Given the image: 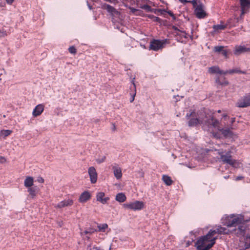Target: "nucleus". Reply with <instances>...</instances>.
<instances>
[{
  "mask_svg": "<svg viewBox=\"0 0 250 250\" xmlns=\"http://www.w3.org/2000/svg\"><path fill=\"white\" fill-rule=\"evenodd\" d=\"M230 151H228L225 154H224V152L221 150H217V153L219 154V155L220 156V159L224 163L229 164V161L232 159L231 158V155L230 154Z\"/></svg>",
  "mask_w": 250,
  "mask_h": 250,
  "instance_id": "0eeeda50",
  "label": "nucleus"
},
{
  "mask_svg": "<svg viewBox=\"0 0 250 250\" xmlns=\"http://www.w3.org/2000/svg\"><path fill=\"white\" fill-rule=\"evenodd\" d=\"M91 194L88 191H84L80 195L79 201L80 203H85L90 199Z\"/></svg>",
  "mask_w": 250,
  "mask_h": 250,
  "instance_id": "dca6fc26",
  "label": "nucleus"
},
{
  "mask_svg": "<svg viewBox=\"0 0 250 250\" xmlns=\"http://www.w3.org/2000/svg\"><path fill=\"white\" fill-rule=\"evenodd\" d=\"M12 132V131L10 130H2L0 132V136L5 138L9 136Z\"/></svg>",
  "mask_w": 250,
  "mask_h": 250,
  "instance_id": "a878e982",
  "label": "nucleus"
},
{
  "mask_svg": "<svg viewBox=\"0 0 250 250\" xmlns=\"http://www.w3.org/2000/svg\"><path fill=\"white\" fill-rule=\"evenodd\" d=\"M216 83L221 85H227L229 84V82L226 80L225 78L223 79V81H221L219 78L216 79Z\"/></svg>",
  "mask_w": 250,
  "mask_h": 250,
  "instance_id": "cd10ccee",
  "label": "nucleus"
},
{
  "mask_svg": "<svg viewBox=\"0 0 250 250\" xmlns=\"http://www.w3.org/2000/svg\"><path fill=\"white\" fill-rule=\"evenodd\" d=\"M173 28L175 30H176V29H177V28H176V27H175V26H173Z\"/></svg>",
  "mask_w": 250,
  "mask_h": 250,
  "instance_id": "e2e57ef3",
  "label": "nucleus"
},
{
  "mask_svg": "<svg viewBox=\"0 0 250 250\" xmlns=\"http://www.w3.org/2000/svg\"><path fill=\"white\" fill-rule=\"evenodd\" d=\"M34 179L32 177H26L24 181V186L27 188L34 186Z\"/></svg>",
  "mask_w": 250,
  "mask_h": 250,
  "instance_id": "4be33fe9",
  "label": "nucleus"
},
{
  "mask_svg": "<svg viewBox=\"0 0 250 250\" xmlns=\"http://www.w3.org/2000/svg\"><path fill=\"white\" fill-rule=\"evenodd\" d=\"M109 250H111V247L109 248Z\"/></svg>",
  "mask_w": 250,
  "mask_h": 250,
  "instance_id": "0e129e2a",
  "label": "nucleus"
},
{
  "mask_svg": "<svg viewBox=\"0 0 250 250\" xmlns=\"http://www.w3.org/2000/svg\"><path fill=\"white\" fill-rule=\"evenodd\" d=\"M224 48V46H216L213 48V51L218 53H221Z\"/></svg>",
  "mask_w": 250,
  "mask_h": 250,
  "instance_id": "7c9ffc66",
  "label": "nucleus"
},
{
  "mask_svg": "<svg viewBox=\"0 0 250 250\" xmlns=\"http://www.w3.org/2000/svg\"><path fill=\"white\" fill-rule=\"evenodd\" d=\"M7 3L9 4H11L13 2L14 0H6Z\"/></svg>",
  "mask_w": 250,
  "mask_h": 250,
  "instance_id": "49530a36",
  "label": "nucleus"
},
{
  "mask_svg": "<svg viewBox=\"0 0 250 250\" xmlns=\"http://www.w3.org/2000/svg\"><path fill=\"white\" fill-rule=\"evenodd\" d=\"M165 12H167V13L168 14V15H169V16H170L171 17L172 16H173V14H174L173 13V12H172V11H166V10H165Z\"/></svg>",
  "mask_w": 250,
  "mask_h": 250,
  "instance_id": "c03bdc74",
  "label": "nucleus"
},
{
  "mask_svg": "<svg viewBox=\"0 0 250 250\" xmlns=\"http://www.w3.org/2000/svg\"><path fill=\"white\" fill-rule=\"evenodd\" d=\"M123 207L133 210H141L144 208V204L142 201H136L134 202L124 204Z\"/></svg>",
  "mask_w": 250,
  "mask_h": 250,
  "instance_id": "39448f33",
  "label": "nucleus"
},
{
  "mask_svg": "<svg viewBox=\"0 0 250 250\" xmlns=\"http://www.w3.org/2000/svg\"><path fill=\"white\" fill-rule=\"evenodd\" d=\"M27 191L32 198H34L39 191V188L37 186H34L27 188Z\"/></svg>",
  "mask_w": 250,
  "mask_h": 250,
  "instance_id": "a211bd4d",
  "label": "nucleus"
},
{
  "mask_svg": "<svg viewBox=\"0 0 250 250\" xmlns=\"http://www.w3.org/2000/svg\"><path fill=\"white\" fill-rule=\"evenodd\" d=\"M233 217L231 218L230 223L229 224V227H236L239 225L238 228L237 232L236 233L238 235H243L246 229L244 225L241 224L244 221L243 216L240 214H232Z\"/></svg>",
  "mask_w": 250,
  "mask_h": 250,
  "instance_id": "20e7f679",
  "label": "nucleus"
},
{
  "mask_svg": "<svg viewBox=\"0 0 250 250\" xmlns=\"http://www.w3.org/2000/svg\"><path fill=\"white\" fill-rule=\"evenodd\" d=\"M37 181L39 183H43L44 182V179L41 177H39L37 179Z\"/></svg>",
  "mask_w": 250,
  "mask_h": 250,
  "instance_id": "ea45409f",
  "label": "nucleus"
},
{
  "mask_svg": "<svg viewBox=\"0 0 250 250\" xmlns=\"http://www.w3.org/2000/svg\"><path fill=\"white\" fill-rule=\"evenodd\" d=\"M195 113L194 112H192L191 113L188 114L187 113L186 115V117L188 119L190 117H192L189 121H188V125L190 126H195L198 124H202L203 125V126L204 129H210V125L209 124H208V120L210 119L211 117H213L212 115H210L208 117L206 115L204 118L201 117L194 118Z\"/></svg>",
  "mask_w": 250,
  "mask_h": 250,
  "instance_id": "f03ea898",
  "label": "nucleus"
},
{
  "mask_svg": "<svg viewBox=\"0 0 250 250\" xmlns=\"http://www.w3.org/2000/svg\"><path fill=\"white\" fill-rule=\"evenodd\" d=\"M112 169L115 178L118 180L120 179L122 177V172L121 168L117 164H114L112 166Z\"/></svg>",
  "mask_w": 250,
  "mask_h": 250,
  "instance_id": "9b49d317",
  "label": "nucleus"
},
{
  "mask_svg": "<svg viewBox=\"0 0 250 250\" xmlns=\"http://www.w3.org/2000/svg\"><path fill=\"white\" fill-rule=\"evenodd\" d=\"M164 42L160 40H154L150 42L149 48L154 51H157L163 47Z\"/></svg>",
  "mask_w": 250,
  "mask_h": 250,
  "instance_id": "1a4fd4ad",
  "label": "nucleus"
},
{
  "mask_svg": "<svg viewBox=\"0 0 250 250\" xmlns=\"http://www.w3.org/2000/svg\"><path fill=\"white\" fill-rule=\"evenodd\" d=\"M106 159L105 156H102L96 159V161L98 164H101L105 161Z\"/></svg>",
  "mask_w": 250,
  "mask_h": 250,
  "instance_id": "f704fd0d",
  "label": "nucleus"
},
{
  "mask_svg": "<svg viewBox=\"0 0 250 250\" xmlns=\"http://www.w3.org/2000/svg\"><path fill=\"white\" fill-rule=\"evenodd\" d=\"M171 17H172V18L173 21H175L176 20V17L174 15V14H173V16H172Z\"/></svg>",
  "mask_w": 250,
  "mask_h": 250,
  "instance_id": "3c124183",
  "label": "nucleus"
},
{
  "mask_svg": "<svg viewBox=\"0 0 250 250\" xmlns=\"http://www.w3.org/2000/svg\"><path fill=\"white\" fill-rule=\"evenodd\" d=\"M208 124H209L210 129L214 128L217 129L222 133L224 137L228 138L231 137L232 136L233 133L231 130L232 128H222L219 126V122L217 120L214 119L213 117H211L210 119H209L208 120Z\"/></svg>",
  "mask_w": 250,
  "mask_h": 250,
  "instance_id": "7ed1b4c3",
  "label": "nucleus"
},
{
  "mask_svg": "<svg viewBox=\"0 0 250 250\" xmlns=\"http://www.w3.org/2000/svg\"><path fill=\"white\" fill-rule=\"evenodd\" d=\"M239 107H246L250 106V94H247L240 99L237 103Z\"/></svg>",
  "mask_w": 250,
  "mask_h": 250,
  "instance_id": "423d86ee",
  "label": "nucleus"
},
{
  "mask_svg": "<svg viewBox=\"0 0 250 250\" xmlns=\"http://www.w3.org/2000/svg\"><path fill=\"white\" fill-rule=\"evenodd\" d=\"M147 17L148 18L154 21H156L159 23H161V21H162L161 19L158 17H156L153 15H148L147 16Z\"/></svg>",
  "mask_w": 250,
  "mask_h": 250,
  "instance_id": "c756f323",
  "label": "nucleus"
},
{
  "mask_svg": "<svg viewBox=\"0 0 250 250\" xmlns=\"http://www.w3.org/2000/svg\"><path fill=\"white\" fill-rule=\"evenodd\" d=\"M140 8L145 10L147 12H151L152 11L151 7L147 4H144L140 6Z\"/></svg>",
  "mask_w": 250,
  "mask_h": 250,
  "instance_id": "72a5a7b5",
  "label": "nucleus"
},
{
  "mask_svg": "<svg viewBox=\"0 0 250 250\" xmlns=\"http://www.w3.org/2000/svg\"><path fill=\"white\" fill-rule=\"evenodd\" d=\"M228 164L231 165V166L234 167H239L240 165V163L238 162L237 161L233 160L232 159L230 160L229 163Z\"/></svg>",
  "mask_w": 250,
  "mask_h": 250,
  "instance_id": "c85d7f7f",
  "label": "nucleus"
},
{
  "mask_svg": "<svg viewBox=\"0 0 250 250\" xmlns=\"http://www.w3.org/2000/svg\"><path fill=\"white\" fill-rule=\"evenodd\" d=\"M88 7L90 9H92V7L90 5H89V4H88Z\"/></svg>",
  "mask_w": 250,
  "mask_h": 250,
  "instance_id": "bf43d9fd",
  "label": "nucleus"
},
{
  "mask_svg": "<svg viewBox=\"0 0 250 250\" xmlns=\"http://www.w3.org/2000/svg\"><path fill=\"white\" fill-rule=\"evenodd\" d=\"M93 249L94 250H104L98 247L94 248Z\"/></svg>",
  "mask_w": 250,
  "mask_h": 250,
  "instance_id": "603ef678",
  "label": "nucleus"
},
{
  "mask_svg": "<svg viewBox=\"0 0 250 250\" xmlns=\"http://www.w3.org/2000/svg\"><path fill=\"white\" fill-rule=\"evenodd\" d=\"M44 105L43 104H39L35 106L32 112V115L34 117L40 116L43 111Z\"/></svg>",
  "mask_w": 250,
  "mask_h": 250,
  "instance_id": "4468645a",
  "label": "nucleus"
},
{
  "mask_svg": "<svg viewBox=\"0 0 250 250\" xmlns=\"http://www.w3.org/2000/svg\"><path fill=\"white\" fill-rule=\"evenodd\" d=\"M130 11L133 13H135L137 11H138V10L134 8H133V7H130Z\"/></svg>",
  "mask_w": 250,
  "mask_h": 250,
  "instance_id": "37998d69",
  "label": "nucleus"
},
{
  "mask_svg": "<svg viewBox=\"0 0 250 250\" xmlns=\"http://www.w3.org/2000/svg\"><path fill=\"white\" fill-rule=\"evenodd\" d=\"M224 178H225V179H227V178H229V176H225V177H224Z\"/></svg>",
  "mask_w": 250,
  "mask_h": 250,
  "instance_id": "052dcab7",
  "label": "nucleus"
},
{
  "mask_svg": "<svg viewBox=\"0 0 250 250\" xmlns=\"http://www.w3.org/2000/svg\"><path fill=\"white\" fill-rule=\"evenodd\" d=\"M108 228V225L107 224H100L98 226V229L97 231H102L104 232L105 229Z\"/></svg>",
  "mask_w": 250,
  "mask_h": 250,
  "instance_id": "bb28decb",
  "label": "nucleus"
},
{
  "mask_svg": "<svg viewBox=\"0 0 250 250\" xmlns=\"http://www.w3.org/2000/svg\"><path fill=\"white\" fill-rule=\"evenodd\" d=\"M250 51V48L246 47L244 45H236L234 47L233 53L236 56H238L242 53Z\"/></svg>",
  "mask_w": 250,
  "mask_h": 250,
  "instance_id": "9d476101",
  "label": "nucleus"
},
{
  "mask_svg": "<svg viewBox=\"0 0 250 250\" xmlns=\"http://www.w3.org/2000/svg\"><path fill=\"white\" fill-rule=\"evenodd\" d=\"M74 201L72 199H66L59 202L55 206L56 208H62L66 207L71 206L73 204Z\"/></svg>",
  "mask_w": 250,
  "mask_h": 250,
  "instance_id": "ddd939ff",
  "label": "nucleus"
},
{
  "mask_svg": "<svg viewBox=\"0 0 250 250\" xmlns=\"http://www.w3.org/2000/svg\"><path fill=\"white\" fill-rule=\"evenodd\" d=\"M196 16L198 18H203L206 16V13L201 6H198L195 10Z\"/></svg>",
  "mask_w": 250,
  "mask_h": 250,
  "instance_id": "aec40b11",
  "label": "nucleus"
},
{
  "mask_svg": "<svg viewBox=\"0 0 250 250\" xmlns=\"http://www.w3.org/2000/svg\"><path fill=\"white\" fill-rule=\"evenodd\" d=\"M162 180L165 184L167 186H170L172 183V181L171 178L167 175H163L162 177Z\"/></svg>",
  "mask_w": 250,
  "mask_h": 250,
  "instance_id": "393cba45",
  "label": "nucleus"
},
{
  "mask_svg": "<svg viewBox=\"0 0 250 250\" xmlns=\"http://www.w3.org/2000/svg\"><path fill=\"white\" fill-rule=\"evenodd\" d=\"M179 1L182 3H187L188 1L187 0H179Z\"/></svg>",
  "mask_w": 250,
  "mask_h": 250,
  "instance_id": "8fccbe9b",
  "label": "nucleus"
},
{
  "mask_svg": "<svg viewBox=\"0 0 250 250\" xmlns=\"http://www.w3.org/2000/svg\"><path fill=\"white\" fill-rule=\"evenodd\" d=\"M235 121V118H233L231 119V124H232Z\"/></svg>",
  "mask_w": 250,
  "mask_h": 250,
  "instance_id": "5fc2aeb1",
  "label": "nucleus"
},
{
  "mask_svg": "<svg viewBox=\"0 0 250 250\" xmlns=\"http://www.w3.org/2000/svg\"><path fill=\"white\" fill-rule=\"evenodd\" d=\"M232 217H233L232 214L229 215H225L221 219V223L229 227V224L230 223Z\"/></svg>",
  "mask_w": 250,
  "mask_h": 250,
  "instance_id": "6ab92c4d",
  "label": "nucleus"
},
{
  "mask_svg": "<svg viewBox=\"0 0 250 250\" xmlns=\"http://www.w3.org/2000/svg\"><path fill=\"white\" fill-rule=\"evenodd\" d=\"M208 72L211 74H224V71H222L220 69L219 67L217 66H213L208 68Z\"/></svg>",
  "mask_w": 250,
  "mask_h": 250,
  "instance_id": "412c9836",
  "label": "nucleus"
},
{
  "mask_svg": "<svg viewBox=\"0 0 250 250\" xmlns=\"http://www.w3.org/2000/svg\"><path fill=\"white\" fill-rule=\"evenodd\" d=\"M97 231V230L96 229L92 228H90L87 229L86 230H84L83 231V233L85 234H92L93 233H94V232Z\"/></svg>",
  "mask_w": 250,
  "mask_h": 250,
  "instance_id": "473e14b6",
  "label": "nucleus"
},
{
  "mask_svg": "<svg viewBox=\"0 0 250 250\" xmlns=\"http://www.w3.org/2000/svg\"><path fill=\"white\" fill-rule=\"evenodd\" d=\"M88 173L90 177V180L92 184H95L97 181L98 174L96 169L93 167H90L88 169Z\"/></svg>",
  "mask_w": 250,
  "mask_h": 250,
  "instance_id": "6e6552de",
  "label": "nucleus"
},
{
  "mask_svg": "<svg viewBox=\"0 0 250 250\" xmlns=\"http://www.w3.org/2000/svg\"><path fill=\"white\" fill-rule=\"evenodd\" d=\"M106 9L109 12H113L115 9L113 8V7L109 5H106Z\"/></svg>",
  "mask_w": 250,
  "mask_h": 250,
  "instance_id": "4c0bfd02",
  "label": "nucleus"
},
{
  "mask_svg": "<svg viewBox=\"0 0 250 250\" xmlns=\"http://www.w3.org/2000/svg\"><path fill=\"white\" fill-rule=\"evenodd\" d=\"M213 136H214L215 137H216V138H217V137H218V136H217V134H216V133H213Z\"/></svg>",
  "mask_w": 250,
  "mask_h": 250,
  "instance_id": "4d7b16f0",
  "label": "nucleus"
},
{
  "mask_svg": "<svg viewBox=\"0 0 250 250\" xmlns=\"http://www.w3.org/2000/svg\"><path fill=\"white\" fill-rule=\"evenodd\" d=\"M209 231H211V234L213 236H215V234H228L229 232V230L227 228L222 227L221 226H218L217 228L216 229H210Z\"/></svg>",
  "mask_w": 250,
  "mask_h": 250,
  "instance_id": "f8f14e48",
  "label": "nucleus"
},
{
  "mask_svg": "<svg viewBox=\"0 0 250 250\" xmlns=\"http://www.w3.org/2000/svg\"><path fill=\"white\" fill-rule=\"evenodd\" d=\"M241 6L242 13L241 14H244L247 9L249 7L250 5V1L249 0H240Z\"/></svg>",
  "mask_w": 250,
  "mask_h": 250,
  "instance_id": "f3484780",
  "label": "nucleus"
},
{
  "mask_svg": "<svg viewBox=\"0 0 250 250\" xmlns=\"http://www.w3.org/2000/svg\"><path fill=\"white\" fill-rule=\"evenodd\" d=\"M226 28V25H224L222 24H219L217 25H214L213 26V29L214 32H218L219 31L223 30Z\"/></svg>",
  "mask_w": 250,
  "mask_h": 250,
  "instance_id": "b1692460",
  "label": "nucleus"
},
{
  "mask_svg": "<svg viewBox=\"0 0 250 250\" xmlns=\"http://www.w3.org/2000/svg\"><path fill=\"white\" fill-rule=\"evenodd\" d=\"M243 178V177L242 176H237L235 178V180L236 181H239V180H242Z\"/></svg>",
  "mask_w": 250,
  "mask_h": 250,
  "instance_id": "a18cd8bd",
  "label": "nucleus"
},
{
  "mask_svg": "<svg viewBox=\"0 0 250 250\" xmlns=\"http://www.w3.org/2000/svg\"><path fill=\"white\" fill-rule=\"evenodd\" d=\"M227 116L226 115H223V117L224 118H227Z\"/></svg>",
  "mask_w": 250,
  "mask_h": 250,
  "instance_id": "13d9d810",
  "label": "nucleus"
},
{
  "mask_svg": "<svg viewBox=\"0 0 250 250\" xmlns=\"http://www.w3.org/2000/svg\"><path fill=\"white\" fill-rule=\"evenodd\" d=\"M96 200L103 204H106L109 200L108 197H105V194L103 192H99L96 194Z\"/></svg>",
  "mask_w": 250,
  "mask_h": 250,
  "instance_id": "2eb2a0df",
  "label": "nucleus"
},
{
  "mask_svg": "<svg viewBox=\"0 0 250 250\" xmlns=\"http://www.w3.org/2000/svg\"><path fill=\"white\" fill-rule=\"evenodd\" d=\"M238 72H239V69L237 68H236V69H231L229 70L225 71H224V75H226L227 74H233L235 73H238Z\"/></svg>",
  "mask_w": 250,
  "mask_h": 250,
  "instance_id": "2f4dec72",
  "label": "nucleus"
},
{
  "mask_svg": "<svg viewBox=\"0 0 250 250\" xmlns=\"http://www.w3.org/2000/svg\"><path fill=\"white\" fill-rule=\"evenodd\" d=\"M68 50L70 53L73 54H76L77 52L76 49L75 48V47H74L73 46L69 47L68 48Z\"/></svg>",
  "mask_w": 250,
  "mask_h": 250,
  "instance_id": "c9c22d12",
  "label": "nucleus"
},
{
  "mask_svg": "<svg viewBox=\"0 0 250 250\" xmlns=\"http://www.w3.org/2000/svg\"><path fill=\"white\" fill-rule=\"evenodd\" d=\"M134 79H135V78H134L133 80L132 81V84H133V88L134 89H135L136 88V85H135V84L134 83Z\"/></svg>",
  "mask_w": 250,
  "mask_h": 250,
  "instance_id": "de8ad7c7",
  "label": "nucleus"
},
{
  "mask_svg": "<svg viewBox=\"0 0 250 250\" xmlns=\"http://www.w3.org/2000/svg\"><path fill=\"white\" fill-rule=\"evenodd\" d=\"M211 231H208L206 235L202 236L196 243L198 250H208L215 243L217 236H213Z\"/></svg>",
  "mask_w": 250,
  "mask_h": 250,
  "instance_id": "f257e3e1",
  "label": "nucleus"
},
{
  "mask_svg": "<svg viewBox=\"0 0 250 250\" xmlns=\"http://www.w3.org/2000/svg\"><path fill=\"white\" fill-rule=\"evenodd\" d=\"M135 94H136V93H135L134 94H133V97H132V98L131 99L130 102H132L134 101V96H135Z\"/></svg>",
  "mask_w": 250,
  "mask_h": 250,
  "instance_id": "09e8293b",
  "label": "nucleus"
},
{
  "mask_svg": "<svg viewBox=\"0 0 250 250\" xmlns=\"http://www.w3.org/2000/svg\"><path fill=\"white\" fill-rule=\"evenodd\" d=\"M182 34H183V36H184L185 38H187L186 36V33L185 32H182Z\"/></svg>",
  "mask_w": 250,
  "mask_h": 250,
  "instance_id": "6e6d98bb",
  "label": "nucleus"
},
{
  "mask_svg": "<svg viewBox=\"0 0 250 250\" xmlns=\"http://www.w3.org/2000/svg\"><path fill=\"white\" fill-rule=\"evenodd\" d=\"M5 162V158L4 157L0 156V163H4Z\"/></svg>",
  "mask_w": 250,
  "mask_h": 250,
  "instance_id": "a19ab883",
  "label": "nucleus"
},
{
  "mask_svg": "<svg viewBox=\"0 0 250 250\" xmlns=\"http://www.w3.org/2000/svg\"><path fill=\"white\" fill-rule=\"evenodd\" d=\"M115 199L119 202L123 203L126 200V197L124 193H119L116 195Z\"/></svg>",
  "mask_w": 250,
  "mask_h": 250,
  "instance_id": "5701e85b",
  "label": "nucleus"
},
{
  "mask_svg": "<svg viewBox=\"0 0 250 250\" xmlns=\"http://www.w3.org/2000/svg\"><path fill=\"white\" fill-rule=\"evenodd\" d=\"M238 73L246 74V72L239 70Z\"/></svg>",
  "mask_w": 250,
  "mask_h": 250,
  "instance_id": "864d4df0",
  "label": "nucleus"
},
{
  "mask_svg": "<svg viewBox=\"0 0 250 250\" xmlns=\"http://www.w3.org/2000/svg\"><path fill=\"white\" fill-rule=\"evenodd\" d=\"M249 241H250V238H248V239H247V242H246V245H246V248H250V244H248V242Z\"/></svg>",
  "mask_w": 250,
  "mask_h": 250,
  "instance_id": "79ce46f5",
  "label": "nucleus"
},
{
  "mask_svg": "<svg viewBox=\"0 0 250 250\" xmlns=\"http://www.w3.org/2000/svg\"><path fill=\"white\" fill-rule=\"evenodd\" d=\"M229 51L227 50L223 49V50L221 53L226 58H228V53Z\"/></svg>",
  "mask_w": 250,
  "mask_h": 250,
  "instance_id": "e433bc0d",
  "label": "nucleus"
},
{
  "mask_svg": "<svg viewBox=\"0 0 250 250\" xmlns=\"http://www.w3.org/2000/svg\"><path fill=\"white\" fill-rule=\"evenodd\" d=\"M6 35V33L3 30H0V38L3 37Z\"/></svg>",
  "mask_w": 250,
  "mask_h": 250,
  "instance_id": "58836bf2",
  "label": "nucleus"
},
{
  "mask_svg": "<svg viewBox=\"0 0 250 250\" xmlns=\"http://www.w3.org/2000/svg\"><path fill=\"white\" fill-rule=\"evenodd\" d=\"M221 110H218L217 111V112H218V113H221Z\"/></svg>",
  "mask_w": 250,
  "mask_h": 250,
  "instance_id": "680f3d73",
  "label": "nucleus"
}]
</instances>
